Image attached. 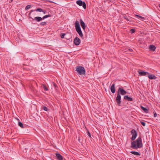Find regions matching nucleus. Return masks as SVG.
<instances>
[{"mask_svg": "<svg viewBox=\"0 0 160 160\" xmlns=\"http://www.w3.org/2000/svg\"><path fill=\"white\" fill-rule=\"evenodd\" d=\"M116 100L118 106H121V96L120 95H124L127 93V92L124 89L121 88H119Z\"/></svg>", "mask_w": 160, "mask_h": 160, "instance_id": "nucleus-1", "label": "nucleus"}, {"mask_svg": "<svg viewBox=\"0 0 160 160\" xmlns=\"http://www.w3.org/2000/svg\"><path fill=\"white\" fill-rule=\"evenodd\" d=\"M142 146L141 138L139 137L136 141L132 142L131 147L133 149H137L142 148Z\"/></svg>", "mask_w": 160, "mask_h": 160, "instance_id": "nucleus-2", "label": "nucleus"}, {"mask_svg": "<svg viewBox=\"0 0 160 160\" xmlns=\"http://www.w3.org/2000/svg\"><path fill=\"white\" fill-rule=\"evenodd\" d=\"M34 10H31L30 11V12L28 16L29 18H32L33 20H35L38 22H39L42 21V19H44L50 17H51V15L50 14H48L47 15H45L42 18L40 17H37L34 18V19H33L32 18V17L30 16L31 13L34 11Z\"/></svg>", "mask_w": 160, "mask_h": 160, "instance_id": "nucleus-3", "label": "nucleus"}, {"mask_svg": "<svg viewBox=\"0 0 160 160\" xmlns=\"http://www.w3.org/2000/svg\"><path fill=\"white\" fill-rule=\"evenodd\" d=\"M75 27L76 30L79 35L80 37L81 38H82L83 37V35L81 30L79 22L78 21H76L75 22Z\"/></svg>", "mask_w": 160, "mask_h": 160, "instance_id": "nucleus-4", "label": "nucleus"}, {"mask_svg": "<svg viewBox=\"0 0 160 160\" xmlns=\"http://www.w3.org/2000/svg\"><path fill=\"white\" fill-rule=\"evenodd\" d=\"M76 71L80 75H85V70L84 68L82 66H79L76 68Z\"/></svg>", "mask_w": 160, "mask_h": 160, "instance_id": "nucleus-5", "label": "nucleus"}, {"mask_svg": "<svg viewBox=\"0 0 160 160\" xmlns=\"http://www.w3.org/2000/svg\"><path fill=\"white\" fill-rule=\"evenodd\" d=\"M76 3L80 6H82L84 9H86V5L84 2L81 0H78L76 1Z\"/></svg>", "mask_w": 160, "mask_h": 160, "instance_id": "nucleus-6", "label": "nucleus"}, {"mask_svg": "<svg viewBox=\"0 0 160 160\" xmlns=\"http://www.w3.org/2000/svg\"><path fill=\"white\" fill-rule=\"evenodd\" d=\"M131 132L132 135L131 140L132 141H134L135 139L137 136V132L135 129H133L132 130Z\"/></svg>", "mask_w": 160, "mask_h": 160, "instance_id": "nucleus-7", "label": "nucleus"}, {"mask_svg": "<svg viewBox=\"0 0 160 160\" xmlns=\"http://www.w3.org/2000/svg\"><path fill=\"white\" fill-rule=\"evenodd\" d=\"M81 40L78 37H76L73 40V42L75 45L76 46L78 45L80 43Z\"/></svg>", "mask_w": 160, "mask_h": 160, "instance_id": "nucleus-8", "label": "nucleus"}, {"mask_svg": "<svg viewBox=\"0 0 160 160\" xmlns=\"http://www.w3.org/2000/svg\"><path fill=\"white\" fill-rule=\"evenodd\" d=\"M138 73L141 76H146L147 75L149 74V73L148 72L144 71H138Z\"/></svg>", "mask_w": 160, "mask_h": 160, "instance_id": "nucleus-9", "label": "nucleus"}, {"mask_svg": "<svg viewBox=\"0 0 160 160\" xmlns=\"http://www.w3.org/2000/svg\"><path fill=\"white\" fill-rule=\"evenodd\" d=\"M80 23L81 26L82 27V29L85 30L86 28V25L85 23L83 22L82 19H80Z\"/></svg>", "mask_w": 160, "mask_h": 160, "instance_id": "nucleus-10", "label": "nucleus"}, {"mask_svg": "<svg viewBox=\"0 0 160 160\" xmlns=\"http://www.w3.org/2000/svg\"><path fill=\"white\" fill-rule=\"evenodd\" d=\"M110 89L112 92L114 93L115 92V84L113 83L111 86Z\"/></svg>", "mask_w": 160, "mask_h": 160, "instance_id": "nucleus-11", "label": "nucleus"}, {"mask_svg": "<svg viewBox=\"0 0 160 160\" xmlns=\"http://www.w3.org/2000/svg\"><path fill=\"white\" fill-rule=\"evenodd\" d=\"M56 157L58 160H63L62 157L59 153L56 154Z\"/></svg>", "mask_w": 160, "mask_h": 160, "instance_id": "nucleus-12", "label": "nucleus"}, {"mask_svg": "<svg viewBox=\"0 0 160 160\" xmlns=\"http://www.w3.org/2000/svg\"><path fill=\"white\" fill-rule=\"evenodd\" d=\"M124 99L128 101H131L133 100V99L132 98L129 97L128 95L125 96L124 97Z\"/></svg>", "mask_w": 160, "mask_h": 160, "instance_id": "nucleus-13", "label": "nucleus"}, {"mask_svg": "<svg viewBox=\"0 0 160 160\" xmlns=\"http://www.w3.org/2000/svg\"><path fill=\"white\" fill-rule=\"evenodd\" d=\"M148 78L150 79H155L157 77L154 75L152 74L149 75L148 76Z\"/></svg>", "mask_w": 160, "mask_h": 160, "instance_id": "nucleus-14", "label": "nucleus"}, {"mask_svg": "<svg viewBox=\"0 0 160 160\" xmlns=\"http://www.w3.org/2000/svg\"><path fill=\"white\" fill-rule=\"evenodd\" d=\"M149 48L150 50L154 51L155 50L156 48L155 46L153 45H150Z\"/></svg>", "mask_w": 160, "mask_h": 160, "instance_id": "nucleus-15", "label": "nucleus"}, {"mask_svg": "<svg viewBox=\"0 0 160 160\" xmlns=\"http://www.w3.org/2000/svg\"><path fill=\"white\" fill-rule=\"evenodd\" d=\"M40 87L41 88H43L44 89V90L45 91H47L48 90V88L44 84H42L41 85Z\"/></svg>", "mask_w": 160, "mask_h": 160, "instance_id": "nucleus-16", "label": "nucleus"}, {"mask_svg": "<svg viewBox=\"0 0 160 160\" xmlns=\"http://www.w3.org/2000/svg\"><path fill=\"white\" fill-rule=\"evenodd\" d=\"M135 17L142 21H144L145 19V18L144 17L139 16L138 15H136Z\"/></svg>", "mask_w": 160, "mask_h": 160, "instance_id": "nucleus-17", "label": "nucleus"}, {"mask_svg": "<svg viewBox=\"0 0 160 160\" xmlns=\"http://www.w3.org/2000/svg\"><path fill=\"white\" fill-rule=\"evenodd\" d=\"M140 107L141 108V109L145 112L146 113H148V110L146 108L143 107L142 106H140Z\"/></svg>", "mask_w": 160, "mask_h": 160, "instance_id": "nucleus-18", "label": "nucleus"}, {"mask_svg": "<svg viewBox=\"0 0 160 160\" xmlns=\"http://www.w3.org/2000/svg\"><path fill=\"white\" fill-rule=\"evenodd\" d=\"M130 152L133 154L137 156H140V154L139 152L136 151H131Z\"/></svg>", "mask_w": 160, "mask_h": 160, "instance_id": "nucleus-19", "label": "nucleus"}, {"mask_svg": "<svg viewBox=\"0 0 160 160\" xmlns=\"http://www.w3.org/2000/svg\"><path fill=\"white\" fill-rule=\"evenodd\" d=\"M18 124V125L21 128H23V124L22 122H19Z\"/></svg>", "mask_w": 160, "mask_h": 160, "instance_id": "nucleus-20", "label": "nucleus"}, {"mask_svg": "<svg viewBox=\"0 0 160 160\" xmlns=\"http://www.w3.org/2000/svg\"><path fill=\"white\" fill-rule=\"evenodd\" d=\"M42 108L44 111H47L48 110V108L45 106H43Z\"/></svg>", "mask_w": 160, "mask_h": 160, "instance_id": "nucleus-21", "label": "nucleus"}, {"mask_svg": "<svg viewBox=\"0 0 160 160\" xmlns=\"http://www.w3.org/2000/svg\"><path fill=\"white\" fill-rule=\"evenodd\" d=\"M36 11L37 12H42L43 11V10L40 8H38L36 9Z\"/></svg>", "mask_w": 160, "mask_h": 160, "instance_id": "nucleus-22", "label": "nucleus"}, {"mask_svg": "<svg viewBox=\"0 0 160 160\" xmlns=\"http://www.w3.org/2000/svg\"><path fill=\"white\" fill-rule=\"evenodd\" d=\"M40 24L41 25L43 26L46 24V22H41Z\"/></svg>", "mask_w": 160, "mask_h": 160, "instance_id": "nucleus-23", "label": "nucleus"}, {"mask_svg": "<svg viewBox=\"0 0 160 160\" xmlns=\"http://www.w3.org/2000/svg\"><path fill=\"white\" fill-rule=\"evenodd\" d=\"M130 32L132 33H134L135 32V29L133 28L132 29L130 30Z\"/></svg>", "mask_w": 160, "mask_h": 160, "instance_id": "nucleus-24", "label": "nucleus"}, {"mask_svg": "<svg viewBox=\"0 0 160 160\" xmlns=\"http://www.w3.org/2000/svg\"><path fill=\"white\" fill-rule=\"evenodd\" d=\"M31 8V5H27L25 8V10H27L29 8Z\"/></svg>", "mask_w": 160, "mask_h": 160, "instance_id": "nucleus-25", "label": "nucleus"}, {"mask_svg": "<svg viewBox=\"0 0 160 160\" xmlns=\"http://www.w3.org/2000/svg\"><path fill=\"white\" fill-rule=\"evenodd\" d=\"M87 134L89 136V138H91V135L90 132L88 130H87Z\"/></svg>", "mask_w": 160, "mask_h": 160, "instance_id": "nucleus-26", "label": "nucleus"}, {"mask_svg": "<svg viewBox=\"0 0 160 160\" xmlns=\"http://www.w3.org/2000/svg\"><path fill=\"white\" fill-rule=\"evenodd\" d=\"M66 35L65 33H62L61 35V38H64V36Z\"/></svg>", "mask_w": 160, "mask_h": 160, "instance_id": "nucleus-27", "label": "nucleus"}, {"mask_svg": "<svg viewBox=\"0 0 160 160\" xmlns=\"http://www.w3.org/2000/svg\"><path fill=\"white\" fill-rule=\"evenodd\" d=\"M140 123H141V124L143 126H145L146 123L145 122L140 121Z\"/></svg>", "mask_w": 160, "mask_h": 160, "instance_id": "nucleus-28", "label": "nucleus"}, {"mask_svg": "<svg viewBox=\"0 0 160 160\" xmlns=\"http://www.w3.org/2000/svg\"><path fill=\"white\" fill-rule=\"evenodd\" d=\"M53 85L54 87L55 88H56V87H57V86L56 84L55 83H53Z\"/></svg>", "mask_w": 160, "mask_h": 160, "instance_id": "nucleus-29", "label": "nucleus"}, {"mask_svg": "<svg viewBox=\"0 0 160 160\" xmlns=\"http://www.w3.org/2000/svg\"><path fill=\"white\" fill-rule=\"evenodd\" d=\"M157 116V114L156 113H155L154 114V117H156Z\"/></svg>", "mask_w": 160, "mask_h": 160, "instance_id": "nucleus-30", "label": "nucleus"}, {"mask_svg": "<svg viewBox=\"0 0 160 160\" xmlns=\"http://www.w3.org/2000/svg\"><path fill=\"white\" fill-rule=\"evenodd\" d=\"M48 2H52V3H54V2H53L52 1H50V0H48L47 1Z\"/></svg>", "mask_w": 160, "mask_h": 160, "instance_id": "nucleus-31", "label": "nucleus"}, {"mask_svg": "<svg viewBox=\"0 0 160 160\" xmlns=\"http://www.w3.org/2000/svg\"><path fill=\"white\" fill-rule=\"evenodd\" d=\"M42 12H43L44 14H45L46 12V11H43Z\"/></svg>", "mask_w": 160, "mask_h": 160, "instance_id": "nucleus-32", "label": "nucleus"}, {"mask_svg": "<svg viewBox=\"0 0 160 160\" xmlns=\"http://www.w3.org/2000/svg\"><path fill=\"white\" fill-rule=\"evenodd\" d=\"M124 18L127 20L129 21V20L126 17H124Z\"/></svg>", "mask_w": 160, "mask_h": 160, "instance_id": "nucleus-33", "label": "nucleus"}, {"mask_svg": "<svg viewBox=\"0 0 160 160\" xmlns=\"http://www.w3.org/2000/svg\"><path fill=\"white\" fill-rule=\"evenodd\" d=\"M158 6L160 8V4H159L158 5Z\"/></svg>", "mask_w": 160, "mask_h": 160, "instance_id": "nucleus-34", "label": "nucleus"}, {"mask_svg": "<svg viewBox=\"0 0 160 160\" xmlns=\"http://www.w3.org/2000/svg\"><path fill=\"white\" fill-rule=\"evenodd\" d=\"M13 0H11V2H12Z\"/></svg>", "mask_w": 160, "mask_h": 160, "instance_id": "nucleus-35", "label": "nucleus"}, {"mask_svg": "<svg viewBox=\"0 0 160 160\" xmlns=\"http://www.w3.org/2000/svg\"><path fill=\"white\" fill-rule=\"evenodd\" d=\"M130 50L131 51H132V49H131V50Z\"/></svg>", "mask_w": 160, "mask_h": 160, "instance_id": "nucleus-36", "label": "nucleus"}]
</instances>
